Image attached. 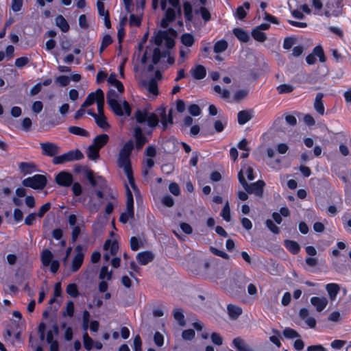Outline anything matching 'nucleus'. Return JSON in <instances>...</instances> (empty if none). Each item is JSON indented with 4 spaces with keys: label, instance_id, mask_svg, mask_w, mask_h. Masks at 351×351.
<instances>
[{
    "label": "nucleus",
    "instance_id": "42",
    "mask_svg": "<svg viewBox=\"0 0 351 351\" xmlns=\"http://www.w3.org/2000/svg\"><path fill=\"white\" fill-rule=\"evenodd\" d=\"M148 112L146 109L143 110L138 109L135 112V118L138 123H143L147 119Z\"/></svg>",
    "mask_w": 351,
    "mask_h": 351
},
{
    "label": "nucleus",
    "instance_id": "24",
    "mask_svg": "<svg viewBox=\"0 0 351 351\" xmlns=\"http://www.w3.org/2000/svg\"><path fill=\"white\" fill-rule=\"evenodd\" d=\"M324 94L322 93H318L316 95L314 102L315 110L321 115H323L325 111V108L322 100Z\"/></svg>",
    "mask_w": 351,
    "mask_h": 351
},
{
    "label": "nucleus",
    "instance_id": "3",
    "mask_svg": "<svg viewBox=\"0 0 351 351\" xmlns=\"http://www.w3.org/2000/svg\"><path fill=\"white\" fill-rule=\"evenodd\" d=\"M47 184V178L46 176L43 174H35L22 180L23 186L34 190H43L46 187Z\"/></svg>",
    "mask_w": 351,
    "mask_h": 351
},
{
    "label": "nucleus",
    "instance_id": "16",
    "mask_svg": "<svg viewBox=\"0 0 351 351\" xmlns=\"http://www.w3.org/2000/svg\"><path fill=\"white\" fill-rule=\"evenodd\" d=\"M190 73L193 78L197 80H202L206 76V69L204 66L201 64L193 66Z\"/></svg>",
    "mask_w": 351,
    "mask_h": 351
},
{
    "label": "nucleus",
    "instance_id": "7",
    "mask_svg": "<svg viewBox=\"0 0 351 351\" xmlns=\"http://www.w3.org/2000/svg\"><path fill=\"white\" fill-rule=\"evenodd\" d=\"M125 186L127 196L126 211L125 213H121L119 219H128V217L133 219L134 215L133 195L126 183L125 184Z\"/></svg>",
    "mask_w": 351,
    "mask_h": 351
},
{
    "label": "nucleus",
    "instance_id": "13",
    "mask_svg": "<svg viewBox=\"0 0 351 351\" xmlns=\"http://www.w3.org/2000/svg\"><path fill=\"white\" fill-rule=\"evenodd\" d=\"M183 12L185 18V23L188 29H191V22L193 19V7L189 1H184L183 3Z\"/></svg>",
    "mask_w": 351,
    "mask_h": 351
},
{
    "label": "nucleus",
    "instance_id": "33",
    "mask_svg": "<svg viewBox=\"0 0 351 351\" xmlns=\"http://www.w3.org/2000/svg\"><path fill=\"white\" fill-rule=\"evenodd\" d=\"M19 167L24 175L30 174L36 171V165L34 163L21 162Z\"/></svg>",
    "mask_w": 351,
    "mask_h": 351
},
{
    "label": "nucleus",
    "instance_id": "31",
    "mask_svg": "<svg viewBox=\"0 0 351 351\" xmlns=\"http://www.w3.org/2000/svg\"><path fill=\"white\" fill-rule=\"evenodd\" d=\"M227 308L228 315L232 319H237L242 313V308L234 304H228Z\"/></svg>",
    "mask_w": 351,
    "mask_h": 351
},
{
    "label": "nucleus",
    "instance_id": "12",
    "mask_svg": "<svg viewBox=\"0 0 351 351\" xmlns=\"http://www.w3.org/2000/svg\"><path fill=\"white\" fill-rule=\"evenodd\" d=\"M104 94L103 90L101 88H97L95 92H92L88 95L86 99L82 104V108H86L95 102H97L102 97Z\"/></svg>",
    "mask_w": 351,
    "mask_h": 351
},
{
    "label": "nucleus",
    "instance_id": "2",
    "mask_svg": "<svg viewBox=\"0 0 351 351\" xmlns=\"http://www.w3.org/2000/svg\"><path fill=\"white\" fill-rule=\"evenodd\" d=\"M238 180L239 183L249 194H254L258 197H262L264 191L265 183L263 180H259L254 183L248 184L244 177L243 170L238 173Z\"/></svg>",
    "mask_w": 351,
    "mask_h": 351
},
{
    "label": "nucleus",
    "instance_id": "64",
    "mask_svg": "<svg viewBox=\"0 0 351 351\" xmlns=\"http://www.w3.org/2000/svg\"><path fill=\"white\" fill-rule=\"evenodd\" d=\"M71 185H72V192H73V195L75 197L80 195L82 193V187L81 184L79 182H75L73 184H72Z\"/></svg>",
    "mask_w": 351,
    "mask_h": 351
},
{
    "label": "nucleus",
    "instance_id": "6",
    "mask_svg": "<svg viewBox=\"0 0 351 351\" xmlns=\"http://www.w3.org/2000/svg\"><path fill=\"white\" fill-rule=\"evenodd\" d=\"M343 7L342 0H329L325 5L324 15L327 17L338 16Z\"/></svg>",
    "mask_w": 351,
    "mask_h": 351
},
{
    "label": "nucleus",
    "instance_id": "8",
    "mask_svg": "<svg viewBox=\"0 0 351 351\" xmlns=\"http://www.w3.org/2000/svg\"><path fill=\"white\" fill-rule=\"evenodd\" d=\"M55 182L60 186L69 187L73 182V175L66 171H62L55 176Z\"/></svg>",
    "mask_w": 351,
    "mask_h": 351
},
{
    "label": "nucleus",
    "instance_id": "15",
    "mask_svg": "<svg viewBox=\"0 0 351 351\" xmlns=\"http://www.w3.org/2000/svg\"><path fill=\"white\" fill-rule=\"evenodd\" d=\"M134 136L135 138L136 147L137 149H141L147 142V139L144 136L142 129L138 126H136L134 130Z\"/></svg>",
    "mask_w": 351,
    "mask_h": 351
},
{
    "label": "nucleus",
    "instance_id": "45",
    "mask_svg": "<svg viewBox=\"0 0 351 351\" xmlns=\"http://www.w3.org/2000/svg\"><path fill=\"white\" fill-rule=\"evenodd\" d=\"M112 271L108 270V266H102L99 273V278L101 280L106 279L110 280L112 278Z\"/></svg>",
    "mask_w": 351,
    "mask_h": 351
},
{
    "label": "nucleus",
    "instance_id": "11",
    "mask_svg": "<svg viewBox=\"0 0 351 351\" xmlns=\"http://www.w3.org/2000/svg\"><path fill=\"white\" fill-rule=\"evenodd\" d=\"M76 250V254L75 255L71 267V271L72 272H76L82 266L84 254L82 252V247L80 245H77L75 248Z\"/></svg>",
    "mask_w": 351,
    "mask_h": 351
},
{
    "label": "nucleus",
    "instance_id": "27",
    "mask_svg": "<svg viewBox=\"0 0 351 351\" xmlns=\"http://www.w3.org/2000/svg\"><path fill=\"white\" fill-rule=\"evenodd\" d=\"M53 254L52 252L47 250H43L40 253V258L42 263L44 266L47 267L50 265V263L53 261Z\"/></svg>",
    "mask_w": 351,
    "mask_h": 351
},
{
    "label": "nucleus",
    "instance_id": "50",
    "mask_svg": "<svg viewBox=\"0 0 351 351\" xmlns=\"http://www.w3.org/2000/svg\"><path fill=\"white\" fill-rule=\"evenodd\" d=\"M167 31L159 30L154 38V43L157 46H160L165 37L167 36Z\"/></svg>",
    "mask_w": 351,
    "mask_h": 351
},
{
    "label": "nucleus",
    "instance_id": "56",
    "mask_svg": "<svg viewBox=\"0 0 351 351\" xmlns=\"http://www.w3.org/2000/svg\"><path fill=\"white\" fill-rule=\"evenodd\" d=\"M273 333H274V335L271 336L269 337V340L271 342H272L273 343H274L277 347H280L281 346V343H280V333L278 330H273Z\"/></svg>",
    "mask_w": 351,
    "mask_h": 351
},
{
    "label": "nucleus",
    "instance_id": "23",
    "mask_svg": "<svg viewBox=\"0 0 351 351\" xmlns=\"http://www.w3.org/2000/svg\"><path fill=\"white\" fill-rule=\"evenodd\" d=\"M233 34L242 43H247L250 40L249 33L241 27H236L232 30Z\"/></svg>",
    "mask_w": 351,
    "mask_h": 351
},
{
    "label": "nucleus",
    "instance_id": "35",
    "mask_svg": "<svg viewBox=\"0 0 351 351\" xmlns=\"http://www.w3.org/2000/svg\"><path fill=\"white\" fill-rule=\"evenodd\" d=\"M228 46V42L226 40L221 39L215 43L213 51L215 53H220L225 51L227 49Z\"/></svg>",
    "mask_w": 351,
    "mask_h": 351
},
{
    "label": "nucleus",
    "instance_id": "38",
    "mask_svg": "<svg viewBox=\"0 0 351 351\" xmlns=\"http://www.w3.org/2000/svg\"><path fill=\"white\" fill-rule=\"evenodd\" d=\"M250 4L247 1L244 2L243 5L242 6H239L237 8V11H236L237 17L241 20L244 19L247 16V13L245 10V8L248 10V9H250Z\"/></svg>",
    "mask_w": 351,
    "mask_h": 351
},
{
    "label": "nucleus",
    "instance_id": "34",
    "mask_svg": "<svg viewBox=\"0 0 351 351\" xmlns=\"http://www.w3.org/2000/svg\"><path fill=\"white\" fill-rule=\"evenodd\" d=\"M284 245L285 247L293 254H296L300 252V245L294 241L285 240Z\"/></svg>",
    "mask_w": 351,
    "mask_h": 351
},
{
    "label": "nucleus",
    "instance_id": "26",
    "mask_svg": "<svg viewBox=\"0 0 351 351\" xmlns=\"http://www.w3.org/2000/svg\"><path fill=\"white\" fill-rule=\"evenodd\" d=\"M180 41L186 47H191L195 41V36L191 33H184L180 37Z\"/></svg>",
    "mask_w": 351,
    "mask_h": 351
},
{
    "label": "nucleus",
    "instance_id": "22",
    "mask_svg": "<svg viewBox=\"0 0 351 351\" xmlns=\"http://www.w3.org/2000/svg\"><path fill=\"white\" fill-rule=\"evenodd\" d=\"M180 230L185 234H190L193 232L192 227L185 222H182L180 223V228L174 229L173 232L174 234L180 239H184L183 236L180 233Z\"/></svg>",
    "mask_w": 351,
    "mask_h": 351
},
{
    "label": "nucleus",
    "instance_id": "41",
    "mask_svg": "<svg viewBox=\"0 0 351 351\" xmlns=\"http://www.w3.org/2000/svg\"><path fill=\"white\" fill-rule=\"evenodd\" d=\"M99 149L90 145L87 149V156L90 160H95L99 158Z\"/></svg>",
    "mask_w": 351,
    "mask_h": 351
},
{
    "label": "nucleus",
    "instance_id": "29",
    "mask_svg": "<svg viewBox=\"0 0 351 351\" xmlns=\"http://www.w3.org/2000/svg\"><path fill=\"white\" fill-rule=\"evenodd\" d=\"M56 24L62 32H67L69 30V25L65 18L59 14L56 18Z\"/></svg>",
    "mask_w": 351,
    "mask_h": 351
},
{
    "label": "nucleus",
    "instance_id": "54",
    "mask_svg": "<svg viewBox=\"0 0 351 351\" xmlns=\"http://www.w3.org/2000/svg\"><path fill=\"white\" fill-rule=\"evenodd\" d=\"M51 206V204L50 202H47L42 205L36 213L37 217L40 218L43 217L44 215L49 210Z\"/></svg>",
    "mask_w": 351,
    "mask_h": 351
},
{
    "label": "nucleus",
    "instance_id": "49",
    "mask_svg": "<svg viewBox=\"0 0 351 351\" xmlns=\"http://www.w3.org/2000/svg\"><path fill=\"white\" fill-rule=\"evenodd\" d=\"M70 226L73 228L72 230V239L75 241L81 232V228L79 226L75 225L76 221H69Z\"/></svg>",
    "mask_w": 351,
    "mask_h": 351
},
{
    "label": "nucleus",
    "instance_id": "10",
    "mask_svg": "<svg viewBox=\"0 0 351 351\" xmlns=\"http://www.w3.org/2000/svg\"><path fill=\"white\" fill-rule=\"evenodd\" d=\"M40 147L43 156L53 158L59 152V147L53 143H40Z\"/></svg>",
    "mask_w": 351,
    "mask_h": 351
},
{
    "label": "nucleus",
    "instance_id": "55",
    "mask_svg": "<svg viewBox=\"0 0 351 351\" xmlns=\"http://www.w3.org/2000/svg\"><path fill=\"white\" fill-rule=\"evenodd\" d=\"M129 23L130 26L139 27L141 24V17L134 14H130Z\"/></svg>",
    "mask_w": 351,
    "mask_h": 351
},
{
    "label": "nucleus",
    "instance_id": "44",
    "mask_svg": "<svg viewBox=\"0 0 351 351\" xmlns=\"http://www.w3.org/2000/svg\"><path fill=\"white\" fill-rule=\"evenodd\" d=\"M146 121H147V125L149 127L154 128L158 125L159 119L158 116L154 112H152L148 114Z\"/></svg>",
    "mask_w": 351,
    "mask_h": 351
},
{
    "label": "nucleus",
    "instance_id": "61",
    "mask_svg": "<svg viewBox=\"0 0 351 351\" xmlns=\"http://www.w3.org/2000/svg\"><path fill=\"white\" fill-rule=\"evenodd\" d=\"M195 331L193 329L185 330L182 333V337L184 340L190 341L195 337Z\"/></svg>",
    "mask_w": 351,
    "mask_h": 351
},
{
    "label": "nucleus",
    "instance_id": "4",
    "mask_svg": "<svg viewBox=\"0 0 351 351\" xmlns=\"http://www.w3.org/2000/svg\"><path fill=\"white\" fill-rule=\"evenodd\" d=\"M84 158V154L78 149L70 150L60 156H55L53 158L52 162L55 165H62L68 162L80 160Z\"/></svg>",
    "mask_w": 351,
    "mask_h": 351
},
{
    "label": "nucleus",
    "instance_id": "58",
    "mask_svg": "<svg viewBox=\"0 0 351 351\" xmlns=\"http://www.w3.org/2000/svg\"><path fill=\"white\" fill-rule=\"evenodd\" d=\"M222 219H230V208L228 202H226L221 212Z\"/></svg>",
    "mask_w": 351,
    "mask_h": 351
},
{
    "label": "nucleus",
    "instance_id": "30",
    "mask_svg": "<svg viewBox=\"0 0 351 351\" xmlns=\"http://www.w3.org/2000/svg\"><path fill=\"white\" fill-rule=\"evenodd\" d=\"M330 300H334L339 292L340 287L337 284L329 283L326 286Z\"/></svg>",
    "mask_w": 351,
    "mask_h": 351
},
{
    "label": "nucleus",
    "instance_id": "25",
    "mask_svg": "<svg viewBox=\"0 0 351 351\" xmlns=\"http://www.w3.org/2000/svg\"><path fill=\"white\" fill-rule=\"evenodd\" d=\"M109 141V136L106 134H101L97 135L93 141V146L97 148L101 149L103 147H104Z\"/></svg>",
    "mask_w": 351,
    "mask_h": 351
},
{
    "label": "nucleus",
    "instance_id": "18",
    "mask_svg": "<svg viewBox=\"0 0 351 351\" xmlns=\"http://www.w3.org/2000/svg\"><path fill=\"white\" fill-rule=\"evenodd\" d=\"M311 303L313 305L318 312L322 311L328 304V300L325 297H312Z\"/></svg>",
    "mask_w": 351,
    "mask_h": 351
},
{
    "label": "nucleus",
    "instance_id": "47",
    "mask_svg": "<svg viewBox=\"0 0 351 351\" xmlns=\"http://www.w3.org/2000/svg\"><path fill=\"white\" fill-rule=\"evenodd\" d=\"M279 94H285L291 93L294 90V87L291 84H282L276 88Z\"/></svg>",
    "mask_w": 351,
    "mask_h": 351
},
{
    "label": "nucleus",
    "instance_id": "19",
    "mask_svg": "<svg viewBox=\"0 0 351 351\" xmlns=\"http://www.w3.org/2000/svg\"><path fill=\"white\" fill-rule=\"evenodd\" d=\"M161 118V123L162 126V130H166L167 129L168 124H173V111L171 109L169 110L168 114H167L165 109H163L162 112L160 113Z\"/></svg>",
    "mask_w": 351,
    "mask_h": 351
},
{
    "label": "nucleus",
    "instance_id": "48",
    "mask_svg": "<svg viewBox=\"0 0 351 351\" xmlns=\"http://www.w3.org/2000/svg\"><path fill=\"white\" fill-rule=\"evenodd\" d=\"M66 293L73 298H76L79 295L77 286L75 283H71L66 287Z\"/></svg>",
    "mask_w": 351,
    "mask_h": 351
},
{
    "label": "nucleus",
    "instance_id": "46",
    "mask_svg": "<svg viewBox=\"0 0 351 351\" xmlns=\"http://www.w3.org/2000/svg\"><path fill=\"white\" fill-rule=\"evenodd\" d=\"M71 78L69 76L66 75H59L57 77L55 80V82L56 84H58L59 86L64 87L69 85L70 83Z\"/></svg>",
    "mask_w": 351,
    "mask_h": 351
},
{
    "label": "nucleus",
    "instance_id": "36",
    "mask_svg": "<svg viewBox=\"0 0 351 351\" xmlns=\"http://www.w3.org/2000/svg\"><path fill=\"white\" fill-rule=\"evenodd\" d=\"M95 121L97 126L103 130H106L110 127L104 114L97 115L95 117Z\"/></svg>",
    "mask_w": 351,
    "mask_h": 351
},
{
    "label": "nucleus",
    "instance_id": "60",
    "mask_svg": "<svg viewBox=\"0 0 351 351\" xmlns=\"http://www.w3.org/2000/svg\"><path fill=\"white\" fill-rule=\"evenodd\" d=\"M211 341L212 342L217 345V346H221L223 344V337L217 332H213L210 335Z\"/></svg>",
    "mask_w": 351,
    "mask_h": 351
},
{
    "label": "nucleus",
    "instance_id": "5",
    "mask_svg": "<svg viewBox=\"0 0 351 351\" xmlns=\"http://www.w3.org/2000/svg\"><path fill=\"white\" fill-rule=\"evenodd\" d=\"M117 97L118 95L115 90L112 89L109 90L106 94L107 104L117 116L121 117L123 115V110L117 100Z\"/></svg>",
    "mask_w": 351,
    "mask_h": 351
},
{
    "label": "nucleus",
    "instance_id": "20",
    "mask_svg": "<svg viewBox=\"0 0 351 351\" xmlns=\"http://www.w3.org/2000/svg\"><path fill=\"white\" fill-rule=\"evenodd\" d=\"M253 117V111L247 110H241L237 114L238 123L243 125L247 123Z\"/></svg>",
    "mask_w": 351,
    "mask_h": 351
},
{
    "label": "nucleus",
    "instance_id": "52",
    "mask_svg": "<svg viewBox=\"0 0 351 351\" xmlns=\"http://www.w3.org/2000/svg\"><path fill=\"white\" fill-rule=\"evenodd\" d=\"M74 313V303L72 301H69L66 303L65 311H63V316L73 317Z\"/></svg>",
    "mask_w": 351,
    "mask_h": 351
},
{
    "label": "nucleus",
    "instance_id": "57",
    "mask_svg": "<svg viewBox=\"0 0 351 351\" xmlns=\"http://www.w3.org/2000/svg\"><path fill=\"white\" fill-rule=\"evenodd\" d=\"M189 112L193 117H197L201 114V109L197 104H193L189 106Z\"/></svg>",
    "mask_w": 351,
    "mask_h": 351
},
{
    "label": "nucleus",
    "instance_id": "39",
    "mask_svg": "<svg viewBox=\"0 0 351 351\" xmlns=\"http://www.w3.org/2000/svg\"><path fill=\"white\" fill-rule=\"evenodd\" d=\"M252 36L255 40L260 43H263L267 40L266 34L256 27L252 31Z\"/></svg>",
    "mask_w": 351,
    "mask_h": 351
},
{
    "label": "nucleus",
    "instance_id": "62",
    "mask_svg": "<svg viewBox=\"0 0 351 351\" xmlns=\"http://www.w3.org/2000/svg\"><path fill=\"white\" fill-rule=\"evenodd\" d=\"M169 190L173 195H180V189L176 182H171L169 185Z\"/></svg>",
    "mask_w": 351,
    "mask_h": 351
},
{
    "label": "nucleus",
    "instance_id": "37",
    "mask_svg": "<svg viewBox=\"0 0 351 351\" xmlns=\"http://www.w3.org/2000/svg\"><path fill=\"white\" fill-rule=\"evenodd\" d=\"M68 130L71 134L74 135L85 137L88 136V132L86 130L78 126H69Z\"/></svg>",
    "mask_w": 351,
    "mask_h": 351
},
{
    "label": "nucleus",
    "instance_id": "9",
    "mask_svg": "<svg viewBox=\"0 0 351 351\" xmlns=\"http://www.w3.org/2000/svg\"><path fill=\"white\" fill-rule=\"evenodd\" d=\"M176 18H180L178 15L176 8H168L165 10V14L160 21V27L162 28H167L169 23H173Z\"/></svg>",
    "mask_w": 351,
    "mask_h": 351
},
{
    "label": "nucleus",
    "instance_id": "53",
    "mask_svg": "<svg viewBox=\"0 0 351 351\" xmlns=\"http://www.w3.org/2000/svg\"><path fill=\"white\" fill-rule=\"evenodd\" d=\"M148 90L154 95H158V84L154 79L149 80L148 83Z\"/></svg>",
    "mask_w": 351,
    "mask_h": 351
},
{
    "label": "nucleus",
    "instance_id": "63",
    "mask_svg": "<svg viewBox=\"0 0 351 351\" xmlns=\"http://www.w3.org/2000/svg\"><path fill=\"white\" fill-rule=\"evenodd\" d=\"M283 335L288 339H293L299 336L298 333L295 330L289 328H287L284 330Z\"/></svg>",
    "mask_w": 351,
    "mask_h": 351
},
{
    "label": "nucleus",
    "instance_id": "32",
    "mask_svg": "<svg viewBox=\"0 0 351 351\" xmlns=\"http://www.w3.org/2000/svg\"><path fill=\"white\" fill-rule=\"evenodd\" d=\"M104 249L108 251L111 254L115 255L118 252L119 245L117 241H112L110 239H107L104 245Z\"/></svg>",
    "mask_w": 351,
    "mask_h": 351
},
{
    "label": "nucleus",
    "instance_id": "17",
    "mask_svg": "<svg viewBox=\"0 0 351 351\" xmlns=\"http://www.w3.org/2000/svg\"><path fill=\"white\" fill-rule=\"evenodd\" d=\"M154 258V254L149 251H144L136 254L137 261L142 265H146Z\"/></svg>",
    "mask_w": 351,
    "mask_h": 351
},
{
    "label": "nucleus",
    "instance_id": "28",
    "mask_svg": "<svg viewBox=\"0 0 351 351\" xmlns=\"http://www.w3.org/2000/svg\"><path fill=\"white\" fill-rule=\"evenodd\" d=\"M169 55V51L165 50L162 51L159 48L156 47L154 49L152 55V62L158 64L162 58H165Z\"/></svg>",
    "mask_w": 351,
    "mask_h": 351
},
{
    "label": "nucleus",
    "instance_id": "14",
    "mask_svg": "<svg viewBox=\"0 0 351 351\" xmlns=\"http://www.w3.org/2000/svg\"><path fill=\"white\" fill-rule=\"evenodd\" d=\"M86 178L93 186H99L101 189L106 185V181L102 176H98L97 179L94 177V173L92 170L86 171Z\"/></svg>",
    "mask_w": 351,
    "mask_h": 351
},
{
    "label": "nucleus",
    "instance_id": "1",
    "mask_svg": "<svg viewBox=\"0 0 351 351\" xmlns=\"http://www.w3.org/2000/svg\"><path fill=\"white\" fill-rule=\"evenodd\" d=\"M134 149V143L132 140L128 141L119 151V156L117 158V165L119 168L123 169L129 184L134 193H140L139 189L135 184V180L133 175V170L132 167V163L130 160V156Z\"/></svg>",
    "mask_w": 351,
    "mask_h": 351
},
{
    "label": "nucleus",
    "instance_id": "43",
    "mask_svg": "<svg viewBox=\"0 0 351 351\" xmlns=\"http://www.w3.org/2000/svg\"><path fill=\"white\" fill-rule=\"evenodd\" d=\"M313 53L315 56H317L319 58V60L321 62H325L326 61V58L324 54V49L321 45H317L314 47L313 50Z\"/></svg>",
    "mask_w": 351,
    "mask_h": 351
},
{
    "label": "nucleus",
    "instance_id": "51",
    "mask_svg": "<svg viewBox=\"0 0 351 351\" xmlns=\"http://www.w3.org/2000/svg\"><path fill=\"white\" fill-rule=\"evenodd\" d=\"M195 12L199 13L202 18L203 19V20L205 22L209 21L211 19V15H210L209 10L204 6L201 7L199 8V11L196 10Z\"/></svg>",
    "mask_w": 351,
    "mask_h": 351
},
{
    "label": "nucleus",
    "instance_id": "40",
    "mask_svg": "<svg viewBox=\"0 0 351 351\" xmlns=\"http://www.w3.org/2000/svg\"><path fill=\"white\" fill-rule=\"evenodd\" d=\"M173 317L178 322V324L181 326H185L184 316L183 311L180 308H175L173 311Z\"/></svg>",
    "mask_w": 351,
    "mask_h": 351
},
{
    "label": "nucleus",
    "instance_id": "21",
    "mask_svg": "<svg viewBox=\"0 0 351 351\" xmlns=\"http://www.w3.org/2000/svg\"><path fill=\"white\" fill-rule=\"evenodd\" d=\"M232 346L238 351H253L252 348L241 337L234 338L232 340Z\"/></svg>",
    "mask_w": 351,
    "mask_h": 351
},
{
    "label": "nucleus",
    "instance_id": "59",
    "mask_svg": "<svg viewBox=\"0 0 351 351\" xmlns=\"http://www.w3.org/2000/svg\"><path fill=\"white\" fill-rule=\"evenodd\" d=\"M29 62V60L27 57L23 56L18 58L15 60V66L18 68H23L25 65H27Z\"/></svg>",
    "mask_w": 351,
    "mask_h": 351
}]
</instances>
